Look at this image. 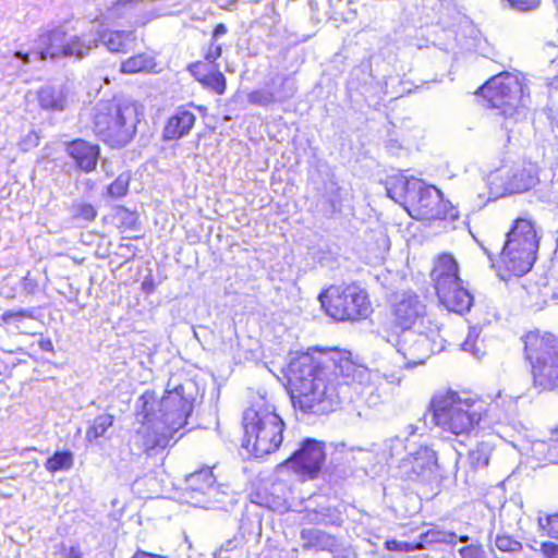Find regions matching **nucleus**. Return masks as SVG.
Returning <instances> with one entry per match:
<instances>
[{"mask_svg":"<svg viewBox=\"0 0 558 558\" xmlns=\"http://www.w3.org/2000/svg\"><path fill=\"white\" fill-rule=\"evenodd\" d=\"M366 368L337 348L302 352L287 366V389L295 412L326 415L337 411L350 387L361 385Z\"/></svg>","mask_w":558,"mask_h":558,"instance_id":"obj_1","label":"nucleus"},{"mask_svg":"<svg viewBox=\"0 0 558 558\" xmlns=\"http://www.w3.org/2000/svg\"><path fill=\"white\" fill-rule=\"evenodd\" d=\"M427 318V306L421 296L413 291L395 294L379 325L380 336L396 347L409 364H423L429 355L425 348L426 338L417 333L414 343L404 339L407 333L422 326Z\"/></svg>","mask_w":558,"mask_h":558,"instance_id":"obj_2","label":"nucleus"},{"mask_svg":"<svg viewBox=\"0 0 558 558\" xmlns=\"http://www.w3.org/2000/svg\"><path fill=\"white\" fill-rule=\"evenodd\" d=\"M387 195L415 220L426 223L453 222L460 211L444 193L417 177H389L384 182Z\"/></svg>","mask_w":558,"mask_h":558,"instance_id":"obj_3","label":"nucleus"},{"mask_svg":"<svg viewBox=\"0 0 558 558\" xmlns=\"http://www.w3.org/2000/svg\"><path fill=\"white\" fill-rule=\"evenodd\" d=\"M429 410L434 424L456 436H469L481 426L493 427L498 423L490 404L450 388L433 395Z\"/></svg>","mask_w":558,"mask_h":558,"instance_id":"obj_4","label":"nucleus"},{"mask_svg":"<svg viewBox=\"0 0 558 558\" xmlns=\"http://www.w3.org/2000/svg\"><path fill=\"white\" fill-rule=\"evenodd\" d=\"M522 361L537 395L558 393V333L538 327L520 337Z\"/></svg>","mask_w":558,"mask_h":558,"instance_id":"obj_5","label":"nucleus"},{"mask_svg":"<svg viewBox=\"0 0 558 558\" xmlns=\"http://www.w3.org/2000/svg\"><path fill=\"white\" fill-rule=\"evenodd\" d=\"M192 412V402L182 389L169 390L161 398V415L153 423L141 426L136 437L147 454L158 453L173 446L180 436L177 434L186 426Z\"/></svg>","mask_w":558,"mask_h":558,"instance_id":"obj_6","label":"nucleus"},{"mask_svg":"<svg viewBox=\"0 0 558 558\" xmlns=\"http://www.w3.org/2000/svg\"><path fill=\"white\" fill-rule=\"evenodd\" d=\"M242 447L256 459L279 450L286 424L276 407L262 399L253 402L243 413Z\"/></svg>","mask_w":558,"mask_h":558,"instance_id":"obj_7","label":"nucleus"},{"mask_svg":"<svg viewBox=\"0 0 558 558\" xmlns=\"http://www.w3.org/2000/svg\"><path fill=\"white\" fill-rule=\"evenodd\" d=\"M538 244L535 222L525 217L514 219L500 252L499 276L508 280L530 272L536 260Z\"/></svg>","mask_w":558,"mask_h":558,"instance_id":"obj_8","label":"nucleus"},{"mask_svg":"<svg viewBox=\"0 0 558 558\" xmlns=\"http://www.w3.org/2000/svg\"><path fill=\"white\" fill-rule=\"evenodd\" d=\"M327 316L340 323H360L374 312L368 292L357 282L335 283L318 296Z\"/></svg>","mask_w":558,"mask_h":558,"instance_id":"obj_9","label":"nucleus"},{"mask_svg":"<svg viewBox=\"0 0 558 558\" xmlns=\"http://www.w3.org/2000/svg\"><path fill=\"white\" fill-rule=\"evenodd\" d=\"M493 108L506 117H512L530 105V92L525 78L519 74L504 72L495 75L480 88Z\"/></svg>","mask_w":558,"mask_h":558,"instance_id":"obj_10","label":"nucleus"},{"mask_svg":"<svg viewBox=\"0 0 558 558\" xmlns=\"http://www.w3.org/2000/svg\"><path fill=\"white\" fill-rule=\"evenodd\" d=\"M553 179L542 181L539 177H483L477 195L483 203L515 194H531L544 202L553 195Z\"/></svg>","mask_w":558,"mask_h":558,"instance_id":"obj_11","label":"nucleus"},{"mask_svg":"<svg viewBox=\"0 0 558 558\" xmlns=\"http://www.w3.org/2000/svg\"><path fill=\"white\" fill-rule=\"evenodd\" d=\"M95 47H97L96 37L88 34L66 35L62 28L57 27L40 33L37 53L44 60H54L63 57H73L80 60L86 57Z\"/></svg>","mask_w":558,"mask_h":558,"instance_id":"obj_12","label":"nucleus"},{"mask_svg":"<svg viewBox=\"0 0 558 558\" xmlns=\"http://www.w3.org/2000/svg\"><path fill=\"white\" fill-rule=\"evenodd\" d=\"M137 123V107L132 102L116 105L109 114L97 116L96 125L111 145H124L131 141Z\"/></svg>","mask_w":558,"mask_h":558,"instance_id":"obj_13","label":"nucleus"},{"mask_svg":"<svg viewBox=\"0 0 558 558\" xmlns=\"http://www.w3.org/2000/svg\"><path fill=\"white\" fill-rule=\"evenodd\" d=\"M325 461V444L307 438L293 454L282 462V465L289 466L302 481H310L320 475Z\"/></svg>","mask_w":558,"mask_h":558,"instance_id":"obj_14","label":"nucleus"},{"mask_svg":"<svg viewBox=\"0 0 558 558\" xmlns=\"http://www.w3.org/2000/svg\"><path fill=\"white\" fill-rule=\"evenodd\" d=\"M435 294L444 308L459 315L468 313L474 303V298L464 287L463 280L438 288Z\"/></svg>","mask_w":558,"mask_h":558,"instance_id":"obj_15","label":"nucleus"},{"mask_svg":"<svg viewBox=\"0 0 558 558\" xmlns=\"http://www.w3.org/2000/svg\"><path fill=\"white\" fill-rule=\"evenodd\" d=\"M429 277L434 290L462 280L457 258L449 252H441L435 255L432 262Z\"/></svg>","mask_w":558,"mask_h":558,"instance_id":"obj_16","label":"nucleus"},{"mask_svg":"<svg viewBox=\"0 0 558 558\" xmlns=\"http://www.w3.org/2000/svg\"><path fill=\"white\" fill-rule=\"evenodd\" d=\"M435 461L427 452L416 451L407 456L399 464L401 478L409 482H424L433 472Z\"/></svg>","mask_w":558,"mask_h":558,"instance_id":"obj_17","label":"nucleus"},{"mask_svg":"<svg viewBox=\"0 0 558 558\" xmlns=\"http://www.w3.org/2000/svg\"><path fill=\"white\" fill-rule=\"evenodd\" d=\"M68 151L82 171L90 172L95 169L99 155L98 146L76 140L68 146Z\"/></svg>","mask_w":558,"mask_h":558,"instance_id":"obj_18","label":"nucleus"},{"mask_svg":"<svg viewBox=\"0 0 558 558\" xmlns=\"http://www.w3.org/2000/svg\"><path fill=\"white\" fill-rule=\"evenodd\" d=\"M301 539L305 549L316 551H332L337 546V537L317 527H307L301 531Z\"/></svg>","mask_w":558,"mask_h":558,"instance_id":"obj_19","label":"nucleus"},{"mask_svg":"<svg viewBox=\"0 0 558 558\" xmlns=\"http://www.w3.org/2000/svg\"><path fill=\"white\" fill-rule=\"evenodd\" d=\"M111 220L116 228L121 232L136 231L141 228L140 215L136 210H131L123 205H118L109 216L102 217V222Z\"/></svg>","mask_w":558,"mask_h":558,"instance_id":"obj_20","label":"nucleus"},{"mask_svg":"<svg viewBox=\"0 0 558 558\" xmlns=\"http://www.w3.org/2000/svg\"><path fill=\"white\" fill-rule=\"evenodd\" d=\"M195 117L189 111H181L171 117L163 130L166 140H177L190 132L194 125Z\"/></svg>","mask_w":558,"mask_h":558,"instance_id":"obj_21","label":"nucleus"},{"mask_svg":"<svg viewBox=\"0 0 558 558\" xmlns=\"http://www.w3.org/2000/svg\"><path fill=\"white\" fill-rule=\"evenodd\" d=\"M157 407H159V411L161 412V399L158 400L155 391L146 390L140 396L136 417L142 426L155 421L154 417Z\"/></svg>","mask_w":558,"mask_h":558,"instance_id":"obj_22","label":"nucleus"},{"mask_svg":"<svg viewBox=\"0 0 558 558\" xmlns=\"http://www.w3.org/2000/svg\"><path fill=\"white\" fill-rule=\"evenodd\" d=\"M156 66L155 56L151 52H141L124 60L120 71L124 74L148 73Z\"/></svg>","mask_w":558,"mask_h":558,"instance_id":"obj_23","label":"nucleus"},{"mask_svg":"<svg viewBox=\"0 0 558 558\" xmlns=\"http://www.w3.org/2000/svg\"><path fill=\"white\" fill-rule=\"evenodd\" d=\"M100 40L111 52H125L135 37L132 32L106 31L101 34Z\"/></svg>","mask_w":558,"mask_h":558,"instance_id":"obj_24","label":"nucleus"},{"mask_svg":"<svg viewBox=\"0 0 558 558\" xmlns=\"http://www.w3.org/2000/svg\"><path fill=\"white\" fill-rule=\"evenodd\" d=\"M535 458L544 464H558V441L547 438L536 440L533 445Z\"/></svg>","mask_w":558,"mask_h":558,"instance_id":"obj_25","label":"nucleus"},{"mask_svg":"<svg viewBox=\"0 0 558 558\" xmlns=\"http://www.w3.org/2000/svg\"><path fill=\"white\" fill-rule=\"evenodd\" d=\"M308 522L314 525L340 526L343 522L341 512L337 507H322L308 514Z\"/></svg>","mask_w":558,"mask_h":558,"instance_id":"obj_26","label":"nucleus"},{"mask_svg":"<svg viewBox=\"0 0 558 558\" xmlns=\"http://www.w3.org/2000/svg\"><path fill=\"white\" fill-rule=\"evenodd\" d=\"M216 483L214 472L210 468L193 472L187 477V487L191 492L205 494Z\"/></svg>","mask_w":558,"mask_h":558,"instance_id":"obj_27","label":"nucleus"},{"mask_svg":"<svg viewBox=\"0 0 558 558\" xmlns=\"http://www.w3.org/2000/svg\"><path fill=\"white\" fill-rule=\"evenodd\" d=\"M39 101L43 108L63 110L66 96L61 87H45L40 90Z\"/></svg>","mask_w":558,"mask_h":558,"instance_id":"obj_28","label":"nucleus"},{"mask_svg":"<svg viewBox=\"0 0 558 558\" xmlns=\"http://www.w3.org/2000/svg\"><path fill=\"white\" fill-rule=\"evenodd\" d=\"M112 425V415L101 414L96 416L86 429V439L88 441H94L102 437Z\"/></svg>","mask_w":558,"mask_h":558,"instance_id":"obj_29","label":"nucleus"},{"mask_svg":"<svg viewBox=\"0 0 558 558\" xmlns=\"http://www.w3.org/2000/svg\"><path fill=\"white\" fill-rule=\"evenodd\" d=\"M71 216L74 220L92 222L97 217V208L87 202H74L71 206Z\"/></svg>","mask_w":558,"mask_h":558,"instance_id":"obj_30","label":"nucleus"},{"mask_svg":"<svg viewBox=\"0 0 558 558\" xmlns=\"http://www.w3.org/2000/svg\"><path fill=\"white\" fill-rule=\"evenodd\" d=\"M73 465V456L70 451H57L45 463L49 472L69 470Z\"/></svg>","mask_w":558,"mask_h":558,"instance_id":"obj_31","label":"nucleus"},{"mask_svg":"<svg viewBox=\"0 0 558 558\" xmlns=\"http://www.w3.org/2000/svg\"><path fill=\"white\" fill-rule=\"evenodd\" d=\"M197 80L206 87L213 89L218 95L226 90V77L219 70H215L206 75L198 76Z\"/></svg>","mask_w":558,"mask_h":558,"instance_id":"obj_32","label":"nucleus"},{"mask_svg":"<svg viewBox=\"0 0 558 558\" xmlns=\"http://www.w3.org/2000/svg\"><path fill=\"white\" fill-rule=\"evenodd\" d=\"M537 524L544 535L558 539V511L539 517Z\"/></svg>","mask_w":558,"mask_h":558,"instance_id":"obj_33","label":"nucleus"},{"mask_svg":"<svg viewBox=\"0 0 558 558\" xmlns=\"http://www.w3.org/2000/svg\"><path fill=\"white\" fill-rule=\"evenodd\" d=\"M489 459L490 451L485 445L476 446L468 454L469 463L475 470L486 468L489 464Z\"/></svg>","mask_w":558,"mask_h":558,"instance_id":"obj_34","label":"nucleus"},{"mask_svg":"<svg viewBox=\"0 0 558 558\" xmlns=\"http://www.w3.org/2000/svg\"><path fill=\"white\" fill-rule=\"evenodd\" d=\"M129 179L117 177V179L107 186V196L112 199L121 198L129 192Z\"/></svg>","mask_w":558,"mask_h":558,"instance_id":"obj_35","label":"nucleus"},{"mask_svg":"<svg viewBox=\"0 0 558 558\" xmlns=\"http://www.w3.org/2000/svg\"><path fill=\"white\" fill-rule=\"evenodd\" d=\"M495 545L498 550L504 553H518L523 548L521 542L507 534L497 535Z\"/></svg>","mask_w":558,"mask_h":558,"instance_id":"obj_36","label":"nucleus"},{"mask_svg":"<svg viewBox=\"0 0 558 558\" xmlns=\"http://www.w3.org/2000/svg\"><path fill=\"white\" fill-rule=\"evenodd\" d=\"M31 311H8L0 316V324L11 325L22 323L25 319H32Z\"/></svg>","mask_w":558,"mask_h":558,"instance_id":"obj_37","label":"nucleus"},{"mask_svg":"<svg viewBox=\"0 0 558 558\" xmlns=\"http://www.w3.org/2000/svg\"><path fill=\"white\" fill-rule=\"evenodd\" d=\"M420 544H414L412 542H401L392 538L386 539L384 543L385 549L389 551L409 553L420 549Z\"/></svg>","mask_w":558,"mask_h":558,"instance_id":"obj_38","label":"nucleus"},{"mask_svg":"<svg viewBox=\"0 0 558 558\" xmlns=\"http://www.w3.org/2000/svg\"><path fill=\"white\" fill-rule=\"evenodd\" d=\"M247 98L251 104L257 106H268L275 101V95L265 89L254 90L248 94Z\"/></svg>","mask_w":558,"mask_h":558,"instance_id":"obj_39","label":"nucleus"},{"mask_svg":"<svg viewBox=\"0 0 558 558\" xmlns=\"http://www.w3.org/2000/svg\"><path fill=\"white\" fill-rule=\"evenodd\" d=\"M441 538V532L438 530L430 529L424 533H422L418 537V541H414V544H420V549L424 548L425 545L433 544L439 542Z\"/></svg>","mask_w":558,"mask_h":558,"instance_id":"obj_40","label":"nucleus"},{"mask_svg":"<svg viewBox=\"0 0 558 558\" xmlns=\"http://www.w3.org/2000/svg\"><path fill=\"white\" fill-rule=\"evenodd\" d=\"M441 538V532L438 530L430 529L424 533H422L418 537V541H414V544H420V549L424 548L425 545L433 544L439 542Z\"/></svg>","mask_w":558,"mask_h":558,"instance_id":"obj_41","label":"nucleus"},{"mask_svg":"<svg viewBox=\"0 0 558 558\" xmlns=\"http://www.w3.org/2000/svg\"><path fill=\"white\" fill-rule=\"evenodd\" d=\"M459 554L462 558H483L484 550L482 545H466L459 549Z\"/></svg>","mask_w":558,"mask_h":558,"instance_id":"obj_42","label":"nucleus"},{"mask_svg":"<svg viewBox=\"0 0 558 558\" xmlns=\"http://www.w3.org/2000/svg\"><path fill=\"white\" fill-rule=\"evenodd\" d=\"M539 549L543 558H558V543L553 541L542 542Z\"/></svg>","mask_w":558,"mask_h":558,"instance_id":"obj_43","label":"nucleus"},{"mask_svg":"<svg viewBox=\"0 0 558 558\" xmlns=\"http://www.w3.org/2000/svg\"><path fill=\"white\" fill-rule=\"evenodd\" d=\"M220 56H221V47L219 45H217L216 43H211V45L209 46V48L205 54L206 60L214 62Z\"/></svg>","mask_w":558,"mask_h":558,"instance_id":"obj_44","label":"nucleus"},{"mask_svg":"<svg viewBox=\"0 0 558 558\" xmlns=\"http://www.w3.org/2000/svg\"><path fill=\"white\" fill-rule=\"evenodd\" d=\"M131 558H167L161 555L148 553L142 549H137Z\"/></svg>","mask_w":558,"mask_h":558,"instance_id":"obj_45","label":"nucleus"},{"mask_svg":"<svg viewBox=\"0 0 558 558\" xmlns=\"http://www.w3.org/2000/svg\"><path fill=\"white\" fill-rule=\"evenodd\" d=\"M227 33V27L223 24H218L214 31V39H216L219 36H222Z\"/></svg>","mask_w":558,"mask_h":558,"instance_id":"obj_46","label":"nucleus"},{"mask_svg":"<svg viewBox=\"0 0 558 558\" xmlns=\"http://www.w3.org/2000/svg\"><path fill=\"white\" fill-rule=\"evenodd\" d=\"M64 558H84L82 553L74 547H70Z\"/></svg>","mask_w":558,"mask_h":558,"instance_id":"obj_47","label":"nucleus"},{"mask_svg":"<svg viewBox=\"0 0 558 558\" xmlns=\"http://www.w3.org/2000/svg\"><path fill=\"white\" fill-rule=\"evenodd\" d=\"M548 435L551 437V440L558 441V423L549 429Z\"/></svg>","mask_w":558,"mask_h":558,"instance_id":"obj_48","label":"nucleus"},{"mask_svg":"<svg viewBox=\"0 0 558 558\" xmlns=\"http://www.w3.org/2000/svg\"><path fill=\"white\" fill-rule=\"evenodd\" d=\"M40 347L44 349V350H51L52 347H51V342L50 341H41L40 342Z\"/></svg>","mask_w":558,"mask_h":558,"instance_id":"obj_49","label":"nucleus"},{"mask_svg":"<svg viewBox=\"0 0 558 558\" xmlns=\"http://www.w3.org/2000/svg\"><path fill=\"white\" fill-rule=\"evenodd\" d=\"M15 56L22 59L24 62H28V54H23L22 52H16Z\"/></svg>","mask_w":558,"mask_h":558,"instance_id":"obj_50","label":"nucleus"},{"mask_svg":"<svg viewBox=\"0 0 558 558\" xmlns=\"http://www.w3.org/2000/svg\"><path fill=\"white\" fill-rule=\"evenodd\" d=\"M466 539H468V536H463V537H461V541H462V542H464V541H466Z\"/></svg>","mask_w":558,"mask_h":558,"instance_id":"obj_51","label":"nucleus"},{"mask_svg":"<svg viewBox=\"0 0 558 558\" xmlns=\"http://www.w3.org/2000/svg\"><path fill=\"white\" fill-rule=\"evenodd\" d=\"M549 48H553L558 51V47L549 46Z\"/></svg>","mask_w":558,"mask_h":558,"instance_id":"obj_52","label":"nucleus"}]
</instances>
